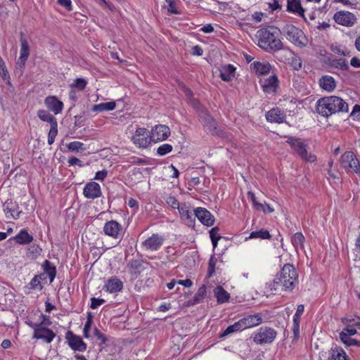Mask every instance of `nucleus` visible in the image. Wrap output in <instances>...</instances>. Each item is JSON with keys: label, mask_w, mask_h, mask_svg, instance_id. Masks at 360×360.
Segmentation results:
<instances>
[{"label": "nucleus", "mask_w": 360, "mask_h": 360, "mask_svg": "<svg viewBox=\"0 0 360 360\" xmlns=\"http://www.w3.org/2000/svg\"><path fill=\"white\" fill-rule=\"evenodd\" d=\"M290 64L295 70H299L302 68V60L298 56H292L291 58Z\"/></svg>", "instance_id": "nucleus-54"}, {"label": "nucleus", "mask_w": 360, "mask_h": 360, "mask_svg": "<svg viewBox=\"0 0 360 360\" xmlns=\"http://www.w3.org/2000/svg\"><path fill=\"white\" fill-rule=\"evenodd\" d=\"M214 292L218 303H224L229 301L230 295L221 286H217L214 290Z\"/></svg>", "instance_id": "nucleus-33"}, {"label": "nucleus", "mask_w": 360, "mask_h": 360, "mask_svg": "<svg viewBox=\"0 0 360 360\" xmlns=\"http://www.w3.org/2000/svg\"><path fill=\"white\" fill-rule=\"evenodd\" d=\"M332 51L338 55L345 56H350V51L345 49V47H342L340 46H333Z\"/></svg>", "instance_id": "nucleus-48"}, {"label": "nucleus", "mask_w": 360, "mask_h": 360, "mask_svg": "<svg viewBox=\"0 0 360 360\" xmlns=\"http://www.w3.org/2000/svg\"><path fill=\"white\" fill-rule=\"evenodd\" d=\"M13 239L18 244L27 245L33 240V236L29 234L26 229H22Z\"/></svg>", "instance_id": "nucleus-30"}, {"label": "nucleus", "mask_w": 360, "mask_h": 360, "mask_svg": "<svg viewBox=\"0 0 360 360\" xmlns=\"http://www.w3.org/2000/svg\"><path fill=\"white\" fill-rule=\"evenodd\" d=\"M340 338L347 346H352L357 344V340L356 339L351 338L350 336H347L343 333H340Z\"/></svg>", "instance_id": "nucleus-47"}, {"label": "nucleus", "mask_w": 360, "mask_h": 360, "mask_svg": "<svg viewBox=\"0 0 360 360\" xmlns=\"http://www.w3.org/2000/svg\"><path fill=\"white\" fill-rule=\"evenodd\" d=\"M271 238V236L267 230L261 229L252 231L248 238L270 239Z\"/></svg>", "instance_id": "nucleus-39"}, {"label": "nucleus", "mask_w": 360, "mask_h": 360, "mask_svg": "<svg viewBox=\"0 0 360 360\" xmlns=\"http://www.w3.org/2000/svg\"><path fill=\"white\" fill-rule=\"evenodd\" d=\"M340 165L347 172L360 174V162L352 151H346L342 155Z\"/></svg>", "instance_id": "nucleus-6"}, {"label": "nucleus", "mask_w": 360, "mask_h": 360, "mask_svg": "<svg viewBox=\"0 0 360 360\" xmlns=\"http://www.w3.org/2000/svg\"><path fill=\"white\" fill-rule=\"evenodd\" d=\"M298 283V274L293 265L286 264L280 274L269 283L271 290L291 292Z\"/></svg>", "instance_id": "nucleus-1"}, {"label": "nucleus", "mask_w": 360, "mask_h": 360, "mask_svg": "<svg viewBox=\"0 0 360 360\" xmlns=\"http://www.w3.org/2000/svg\"><path fill=\"white\" fill-rule=\"evenodd\" d=\"M204 126L207 127V129L212 132L217 129V122L216 121L209 115L203 119Z\"/></svg>", "instance_id": "nucleus-42"}, {"label": "nucleus", "mask_w": 360, "mask_h": 360, "mask_svg": "<svg viewBox=\"0 0 360 360\" xmlns=\"http://www.w3.org/2000/svg\"><path fill=\"white\" fill-rule=\"evenodd\" d=\"M43 269L46 274H48L50 280V283H51L56 275V269L54 265H53L49 260H45L42 264Z\"/></svg>", "instance_id": "nucleus-34"}, {"label": "nucleus", "mask_w": 360, "mask_h": 360, "mask_svg": "<svg viewBox=\"0 0 360 360\" xmlns=\"http://www.w3.org/2000/svg\"><path fill=\"white\" fill-rule=\"evenodd\" d=\"M320 86L328 92L333 91L336 87V82L331 76L325 75L320 78L319 81Z\"/></svg>", "instance_id": "nucleus-25"}, {"label": "nucleus", "mask_w": 360, "mask_h": 360, "mask_svg": "<svg viewBox=\"0 0 360 360\" xmlns=\"http://www.w3.org/2000/svg\"><path fill=\"white\" fill-rule=\"evenodd\" d=\"M68 148L69 150L76 152L83 151L85 150V148L84 147V143L79 141L70 142L68 145Z\"/></svg>", "instance_id": "nucleus-44"}, {"label": "nucleus", "mask_w": 360, "mask_h": 360, "mask_svg": "<svg viewBox=\"0 0 360 360\" xmlns=\"http://www.w3.org/2000/svg\"><path fill=\"white\" fill-rule=\"evenodd\" d=\"M42 249L38 245H32L29 248V252L32 258H37L41 253Z\"/></svg>", "instance_id": "nucleus-50"}, {"label": "nucleus", "mask_w": 360, "mask_h": 360, "mask_svg": "<svg viewBox=\"0 0 360 360\" xmlns=\"http://www.w3.org/2000/svg\"><path fill=\"white\" fill-rule=\"evenodd\" d=\"M107 174H108V172L105 169L98 171L96 173L94 179L99 180V181H103L104 179L106 177Z\"/></svg>", "instance_id": "nucleus-63"}, {"label": "nucleus", "mask_w": 360, "mask_h": 360, "mask_svg": "<svg viewBox=\"0 0 360 360\" xmlns=\"http://www.w3.org/2000/svg\"><path fill=\"white\" fill-rule=\"evenodd\" d=\"M164 242V238L158 233H153L150 237L142 242V246L147 250L155 251L160 248Z\"/></svg>", "instance_id": "nucleus-13"}, {"label": "nucleus", "mask_w": 360, "mask_h": 360, "mask_svg": "<svg viewBox=\"0 0 360 360\" xmlns=\"http://www.w3.org/2000/svg\"><path fill=\"white\" fill-rule=\"evenodd\" d=\"M86 81L83 78H77L71 84V86L77 88L79 90L82 91L86 86Z\"/></svg>", "instance_id": "nucleus-49"}, {"label": "nucleus", "mask_w": 360, "mask_h": 360, "mask_svg": "<svg viewBox=\"0 0 360 360\" xmlns=\"http://www.w3.org/2000/svg\"><path fill=\"white\" fill-rule=\"evenodd\" d=\"M133 143L139 148H146L152 141L149 131L143 127L136 129L132 136Z\"/></svg>", "instance_id": "nucleus-9"}, {"label": "nucleus", "mask_w": 360, "mask_h": 360, "mask_svg": "<svg viewBox=\"0 0 360 360\" xmlns=\"http://www.w3.org/2000/svg\"><path fill=\"white\" fill-rule=\"evenodd\" d=\"M127 162L131 164H145L146 162L145 160L136 156L129 158Z\"/></svg>", "instance_id": "nucleus-61"}, {"label": "nucleus", "mask_w": 360, "mask_h": 360, "mask_svg": "<svg viewBox=\"0 0 360 360\" xmlns=\"http://www.w3.org/2000/svg\"><path fill=\"white\" fill-rule=\"evenodd\" d=\"M94 334L97 339L101 340V344L104 345L107 342V338L97 328L94 329Z\"/></svg>", "instance_id": "nucleus-56"}, {"label": "nucleus", "mask_w": 360, "mask_h": 360, "mask_svg": "<svg viewBox=\"0 0 360 360\" xmlns=\"http://www.w3.org/2000/svg\"><path fill=\"white\" fill-rule=\"evenodd\" d=\"M277 335L276 331L270 327H261L256 333L254 334L253 341L258 345L271 343Z\"/></svg>", "instance_id": "nucleus-7"}, {"label": "nucleus", "mask_w": 360, "mask_h": 360, "mask_svg": "<svg viewBox=\"0 0 360 360\" xmlns=\"http://www.w3.org/2000/svg\"><path fill=\"white\" fill-rule=\"evenodd\" d=\"M172 150V146L170 144L165 143L159 146L157 149V153L160 156H163Z\"/></svg>", "instance_id": "nucleus-46"}, {"label": "nucleus", "mask_w": 360, "mask_h": 360, "mask_svg": "<svg viewBox=\"0 0 360 360\" xmlns=\"http://www.w3.org/2000/svg\"><path fill=\"white\" fill-rule=\"evenodd\" d=\"M68 163L70 165H78L80 167H82L84 166L83 162L79 159H78V158H77L75 157H72V158H70L68 160Z\"/></svg>", "instance_id": "nucleus-64"}, {"label": "nucleus", "mask_w": 360, "mask_h": 360, "mask_svg": "<svg viewBox=\"0 0 360 360\" xmlns=\"http://www.w3.org/2000/svg\"><path fill=\"white\" fill-rule=\"evenodd\" d=\"M304 307L303 304H300L297 306V311L293 316V322H300V317L304 312Z\"/></svg>", "instance_id": "nucleus-55"}, {"label": "nucleus", "mask_w": 360, "mask_h": 360, "mask_svg": "<svg viewBox=\"0 0 360 360\" xmlns=\"http://www.w3.org/2000/svg\"><path fill=\"white\" fill-rule=\"evenodd\" d=\"M333 19L337 23L346 27L352 26L356 21V18L353 13L345 11L336 12Z\"/></svg>", "instance_id": "nucleus-10"}, {"label": "nucleus", "mask_w": 360, "mask_h": 360, "mask_svg": "<svg viewBox=\"0 0 360 360\" xmlns=\"http://www.w3.org/2000/svg\"><path fill=\"white\" fill-rule=\"evenodd\" d=\"M283 34L292 44L300 48L307 46L308 39L304 32L291 24L285 25L283 28Z\"/></svg>", "instance_id": "nucleus-4"}, {"label": "nucleus", "mask_w": 360, "mask_h": 360, "mask_svg": "<svg viewBox=\"0 0 360 360\" xmlns=\"http://www.w3.org/2000/svg\"><path fill=\"white\" fill-rule=\"evenodd\" d=\"M278 85V79L276 75H271L264 81L263 91L268 94L275 93Z\"/></svg>", "instance_id": "nucleus-23"}, {"label": "nucleus", "mask_w": 360, "mask_h": 360, "mask_svg": "<svg viewBox=\"0 0 360 360\" xmlns=\"http://www.w3.org/2000/svg\"><path fill=\"white\" fill-rule=\"evenodd\" d=\"M243 330L240 320L233 325H231L226 328V329L220 335V338H224L231 333Z\"/></svg>", "instance_id": "nucleus-38"}, {"label": "nucleus", "mask_w": 360, "mask_h": 360, "mask_svg": "<svg viewBox=\"0 0 360 360\" xmlns=\"http://www.w3.org/2000/svg\"><path fill=\"white\" fill-rule=\"evenodd\" d=\"M266 118L271 122L282 123L285 121V115L278 108H273L266 112Z\"/></svg>", "instance_id": "nucleus-22"}, {"label": "nucleus", "mask_w": 360, "mask_h": 360, "mask_svg": "<svg viewBox=\"0 0 360 360\" xmlns=\"http://www.w3.org/2000/svg\"><path fill=\"white\" fill-rule=\"evenodd\" d=\"M20 57L18 59L17 65L20 68L25 66V63L30 56V46L27 39L24 37V34L20 32Z\"/></svg>", "instance_id": "nucleus-14"}, {"label": "nucleus", "mask_w": 360, "mask_h": 360, "mask_svg": "<svg viewBox=\"0 0 360 360\" xmlns=\"http://www.w3.org/2000/svg\"><path fill=\"white\" fill-rule=\"evenodd\" d=\"M329 65L331 68H338L341 70H347L349 68V65L345 59H329Z\"/></svg>", "instance_id": "nucleus-36"}, {"label": "nucleus", "mask_w": 360, "mask_h": 360, "mask_svg": "<svg viewBox=\"0 0 360 360\" xmlns=\"http://www.w3.org/2000/svg\"><path fill=\"white\" fill-rule=\"evenodd\" d=\"M104 302H105V300L103 299H97L96 297H92L91 299L90 307L93 309H96L98 307H99Z\"/></svg>", "instance_id": "nucleus-59"}, {"label": "nucleus", "mask_w": 360, "mask_h": 360, "mask_svg": "<svg viewBox=\"0 0 360 360\" xmlns=\"http://www.w3.org/2000/svg\"><path fill=\"white\" fill-rule=\"evenodd\" d=\"M0 75L8 85H11L10 75L6 65L0 67Z\"/></svg>", "instance_id": "nucleus-51"}, {"label": "nucleus", "mask_w": 360, "mask_h": 360, "mask_svg": "<svg viewBox=\"0 0 360 360\" xmlns=\"http://www.w3.org/2000/svg\"><path fill=\"white\" fill-rule=\"evenodd\" d=\"M83 194L86 198L89 199L99 198L102 194L101 186L95 181L87 183L83 189Z\"/></svg>", "instance_id": "nucleus-16"}, {"label": "nucleus", "mask_w": 360, "mask_h": 360, "mask_svg": "<svg viewBox=\"0 0 360 360\" xmlns=\"http://www.w3.org/2000/svg\"><path fill=\"white\" fill-rule=\"evenodd\" d=\"M123 283L117 277H112L107 281L103 289L110 293L117 292L122 290Z\"/></svg>", "instance_id": "nucleus-21"}, {"label": "nucleus", "mask_w": 360, "mask_h": 360, "mask_svg": "<svg viewBox=\"0 0 360 360\" xmlns=\"http://www.w3.org/2000/svg\"><path fill=\"white\" fill-rule=\"evenodd\" d=\"M168 4L167 11L169 13L178 14L179 12L176 8V4L174 0H166Z\"/></svg>", "instance_id": "nucleus-58"}, {"label": "nucleus", "mask_w": 360, "mask_h": 360, "mask_svg": "<svg viewBox=\"0 0 360 360\" xmlns=\"http://www.w3.org/2000/svg\"><path fill=\"white\" fill-rule=\"evenodd\" d=\"M287 11L297 13L299 15L304 17V10L302 7L300 0H288Z\"/></svg>", "instance_id": "nucleus-29"}, {"label": "nucleus", "mask_w": 360, "mask_h": 360, "mask_svg": "<svg viewBox=\"0 0 360 360\" xmlns=\"http://www.w3.org/2000/svg\"><path fill=\"white\" fill-rule=\"evenodd\" d=\"M179 212L181 216V218L184 220L188 226H191L193 223V218L194 216V212L190 210L189 207L186 204H182L179 207Z\"/></svg>", "instance_id": "nucleus-28"}, {"label": "nucleus", "mask_w": 360, "mask_h": 360, "mask_svg": "<svg viewBox=\"0 0 360 360\" xmlns=\"http://www.w3.org/2000/svg\"><path fill=\"white\" fill-rule=\"evenodd\" d=\"M143 266V262L141 260L139 259H134L131 260L129 264H128V266L130 269L131 274H137L139 273Z\"/></svg>", "instance_id": "nucleus-40"}, {"label": "nucleus", "mask_w": 360, "mask_h": 360, "mask_svg": "<svg viewBox=\"0 0 360 360\" xmlns=\"http://www.w3.org/2000/svg\"><path fill=\"white\" fill-rule=\"evenodd\" d=\"M37 116L41 120L49 122L51 126L58 124L56 118L47 110H39Z\"/></svg>", "instance_id": "nucleus-31"}, {"label": "nucleus", "mask_w": 360, "mask_h": 360, "mask_svg": "<svg viewBox=\"0 0 360 360\" xmlns=\"http://www.w3.org/2000/svg\"><path fill=\"white\" fill-rule=\"evenodd\" d=\"M352 321L353 319L350 320L351 325L347 326L341 333H345L347 336H352L356 333V330L354 328L356 326L353 325Z\"/></svg>", "instance_id": "nucleus-53"}, {"label": "nucleus", "mask_w": 360, "mask_h": 360, "mask_svg": "<svg viewBox=\"0 0 360 360\" xmlns=\"http://www.w3.org/2000/svg\"><path fill=\"white\" fill-rule=\"evenodd\" d=\"M305 238L301 232L295 233L291 238V242L295 249L300 248H304V243Z\"/></svg>", "instance_id": "nucleus-37"}, {"label": "nucleus", "mask_w": 360, "mask_h": 360, "mask_svg": "<svg viewBox=\"0 0 360 360\" xmlns=\"http://www.w3.org/2000/svg\"><path fill=\"white\" fill-rule=\"evenodd\" d=\"M58 134V124L51 126L49 135H48V143L51 145L55 141L56 136Z\"/></svg>", "instance_id": "nucleus-45"}, {"label": "nucleus", "mask_w": 360, "mask_h": 360, "mask_svg": "<svg viewBox=\"0 0 360 360\" xmlns=\"http://www.w3.org/2000/svg\"><path fill=\"white\" fill-rule=\"evenodd\" d=\"M93 323V316L91 312H89L86 317V321L85 323L83 333L85 338H89V330Z\"/></svg>", "instance_id": "nucleus-43"}, {"label": "nucleus", "mask_w": 360, "mask_h": 360, "mask_svg": "<svg viewBox=\"0 0 360 360\" xmlns=\"http://www.w3.org/2000/svg\"><path fill=\"white\" fill-rule=\"evenodd\" d=\"M115 106L116 105L114 101L101 103L97 105H94L92 108V110L94 112L109 111L114 110Z\"/></svg>", "instance_id": "nucleus-35"}, {"label": "nucleus", "mask_w": 360, "mask_h": 360, "mask_svg": "<svg viewBox=\"0 0 360 360\" xmlns=\"http://www.w3.org/2000/svg\"><path fill=\"white\" fill-rule=\"evenodd\" d=\"M44 104L55 115L60 113L63 108V103L55 96H47L44 100Z\"/></svg>", "instance_id": "nucleus-17"}, {"label": "nucleus", "mask_w": 360, "mask_h": 360, "mask_svg": "<svg viewBox=\"0 0 360 360\" xmlns=\"http://www.w3.org/2000/svg\"><path fill=\"white\" fill-rule=\"evenodd\" d=\"M287 143L296 151L301 158L306 162H314L316 160L315 155L308 153L307 150V144L300 139L290 137L287 140Z\"/></svg>", "instance_id": "nucleus-5"}, {"label": "nucleus", "mask_w": 360, "mask_h": 360, "mask_svg": "<svg viewBox=\"0 0 360 360\" xmlns=\"http://www.w3.org/2000/svg\"><path fill=\"white\" fill-rule=\"evenodd\" d=\"M330 360H349L344 349L337 345L333 346L328 351Z\"/></svg>", "instance_id": "nucleus-24"}, {"label": "nucleus", "mask_w": 360, "mask_h": 360, "mask_svg": "<svg viewBox=\"0 0 360 360\" xmlns=\"http://www.w3.org/2000/svg\"><path fill=\"white\" fill-rule=\"evenodd\" d=\"M207 295V288L205 285L200 286L197 292L195 293L193 300L188 302V304L194 305L198 303H200L205 298Z\"/></svg>", "instance_id": "nucleus-32"}, {"label": "nucleus", "mask_w": 360, "mask_h": 360, "mask_svg": "<svg viewBox=\"0 0 360 360\" xmlns=\"http://www.w3.org/2000/svg\"><path fill=\"white\" fill-rule=\"evenodd\" d=\"M150 134L152 141H160L168 138L170 134V129L166 125L159 124L152 129Z\"/></svg>", "instance_id": "nucleus-12"}, {"label": "nucleus", "mask_w": 360, "mask_h": 360, "mask_svg": "<svg viewBox=\"0 0 360 360\" xmlns=\"http://www.w3.org/2000/svg\"><path fill=\"white\" fill-rule=\"evenodd\" d=\"M4 212L6 214H10L13 219H17L20 217L21 211H19L18 205L12 200H7L5 204Z\"/></svg>", "instance_id": "nucleus-27"}, {"label": "nucleus", "mask_w": 360, "mask_h": 360, "mask_svg": "<svg viewBox=\"0 0 360 360\" xmlns=\"http://www.w3.org/2000/svg\"><path fill=\"white\" fill-rule=\"evenodd\" d=\"M194 217L205 226H211L214 224V218L213 215L205 208L198 207L194 210Z\"/></svg>", "instance_id": "nucleus-15"}, {"label": "nucleus", "mask_w": 360, "mask_h": 360, "mask_svg": "<svg viewBox=\"0 0 360 360\" xmlns=\"http://www.w3.org/2000/svg\"><path fill=\"white\" fill-rule=\"evenodd\" d=\"M103 231L105 235L117 238L122 231V226L115 220L107 221L103 226Z\"/></svg>", "instance_id": "nucleus-18"}, {"label": "nucleus", "mask_w": 360, "mask_h": 360, "mask_svg": "<svg viewBox=\"0 0 360 360\" xmlns=\"http://www.w3.org/2000/svg\"><path fill=\"white\" fill-rule=\"evenodd\" d=\"M243 329L245 330L249 328L257 326L262 322V316L259 314L248 315L240 319Z\"/></svg>", "instance_id": "nucleus-19"}, {"label": "nucleus", "mask_w": 360, "mask_h": 360, "mask_svg": "<svg viewBox=\"0 0 360 360\" xmlns=\"http://www.w3.org/2000/svg\"><path fill=\"white\" fill-rule=\"evenodd\" d=\"M166 202L168 205L172 208H178L181 206L178 200L174 196H169L167 198Z\"/></svg>", "instance_id": "nucleus-57"}, {"label": "nucleus", "mask_w": 360, "mask_h": 360, "mask_svg": "<svg viewBox=\"0 0 360 360\" xmlns=\"http://www.w3.org/2000/svg\"><path fill=\"white\" fill-rule=\"evenodd\" d=\"M215 271V262L214 261V257L212 256L208 264V276L209 277H211Z\"/></svg>", "instance_id": "nucleus-60"}, {"label": "nucleus", "mask_w": 360, "mask_h": 360, "mask_svg": "<svg viewBox=\"0 0 360 360\" xmlns=\"http://www.w3.org/2000/svg\"><path fill=\"white\" fill-rule=\"evenodd\" d=\"M66 339L71 349L75 351L84 352L86 348V344L82 340V338L75 335L72 332L68 331L66 333Z\"/></svg>", "instance_id": "nucleus-11"}, {"label": "nucleus", "mask_w": 360, "mask_h": 360, "mask_svg": "<svg viewBox=\"0 0 360 360\" xmlns=\"http://www.w3.org/2000/svg\"><path fill=\"white\" fill-rule=\"evenodd\" d=\"M281 30L274 27L269 26L257 31L258 44L267 52L278 51L283 49V44L279 39Z\"/></svg>", "instance_id": "nucleus-2"}, {"label": "nucleus", "mask_w": 360, "mask_h": 360, "mask_svg": "<svg viewBox=\"0 0 360 360\" xmlns=\"http://www.w3.org/2000/svg\"><path fill=\"white\" fill-rule=\"evenodd\" d=\"M44 276V274H41L39 276H35L31 281L30 282V285L32 287V288L33 289H36V288H39V289H41L42 288V285H41V283H40V279L41 278V277Z\"/></svg>", "instance_id": "nucleus-52"}, {"label": "nucleus", "mask_w": 360, "mask_h": 360, "mask_svg": "<svg viewBox=\"0 0 360 360\" xmlns=\"http://www.w3.org/2000/svg\"><path fill=\"white\" fill-rule=\"evenodd\" d=\"M58 3L65 8L68 11L72 10V2L70 0H58Z\"/></svg>", "instance_id": "nucleus-62"}, {"label": "nucleus", "mask_w": 360, "mask_h": 360, "mask_svg": "<svg viewBox=\"0 0 360 360\" xmlns=\"http://www.w3.org/2000/svg\"><path fill=\"white\" fill-rule=\"evenodd\" d=\"M30 326L34 329L33 338L41 339L46 343H50L56 336L52 330L41 326V323H31Z\"/></svg>", "instance_id": "nucleus-8"}, {"label": "nucleus", "mask_w": 360, "mask_h": 360, "mask_svg": "<svg viewBox=\"0 0 360 360\" xmlns=\"http://www.w3.org/2000/svg\"><path fill=\"white\" fill-rule=\"evenodd\" d=\"M250 68L255 72L256 75L260 76L269 74L271 71V65L267 61H255L250 65Z\"/></svg>", "instance_id": "nucleus-20"}, {"label": "nucleus", "mask_w": 360, "mask_h": 360, "mask_svg": "<svg viewBox=\"0 0 360 360\" xmlns=\"http://www.w3.org/2000/svg\"><path fill=\"white\" fill-rule=\"evenodd\" d=\"M219 229L217 226L212 228L210 231V236L213 245V248H216L218 241L221 239V236L219 234Z\"/></svg>", "instance_id": "nucleus-41"}, {"label": "nucleus", "mask_w": 360, "mask_h": 360, "mask_svg": "<svg viewBox=\"0 0 360 360\" xmlns=\"http://www.w3.org/2000/svg\"><path fill=\"white\" fill-rule=\"evenodd\" d=\"M236 68L231 65H225L220 69V77L223 81L229 82L235 76Z\"/></svg>", "instance_id": "nucleus-26"}, {"label": "nucleus", "mask_w": 360, "mask_h": 360, "mask_svg": "<svg viewBox=\"0 0 360 360\" xmlns=\"http://www.w3.org/2000/svg\"><path fill=\"white\" fill-rule=\"evenodd\" d=\"M316 109L319 114L328 117L336 112H348L349 106L340 97L331 96L319 99Z\"/></svg>", "instance_id": "nucleus-3"}]
</instances>
